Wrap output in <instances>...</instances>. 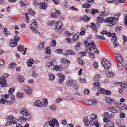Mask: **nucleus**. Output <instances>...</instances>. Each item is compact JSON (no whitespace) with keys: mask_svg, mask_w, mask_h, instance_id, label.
Wrapping results in <instances>:
<instances>
[{"mask_svg":"<svg viewBox=\"0 0 127 127\" xmlns=\"http://www.w3.org/2000/svg\"><path fill=\"white\" fill-rule=\"evenodd\" d=\"M121 15V13H119L115 14V17H108L105 19V22L109 23V25L111 26L114 25L116 23V22L115 21V20L118 21L119 19V16Z\"/></svg>","mask_w":127,"mask_h":127,"instance_id":"obj_1","label":"nucleus"},{"mask_svg":"<svg viewBox=\"0 0 127 127\" xmlns=\"http://www.w3.org/2000/svg\"><path fill=\"white\" fill-rule=\"evenodd\" d=\"M102 65L103 66L104 69L108 70L111 68V65L110 62L107 59L104 58L103 59L101 62Z\"/></svg>","mask_w":127,"mask_h":127,"instance_id":"obj_2","label":"nucleus"},{"mask_svg":"<svg viewBox=\"0 0 127 127\" xmlns=\"http://www.w3.org/2000/svg\"><path fill=\"white\" fill-rule=\"evenodd\" d=\"M9 76V74H4L0 78V86L1 87H6L7 86L6 83V78Z\"/></svg>","mask_w":127,"mask_h":127,"instance_id":"obj_3","label":"nucleus"},{"mask_svg":"<svg viewBox=\"0 0 127 127\" xmlns=\"http://www.w3.org/2000/svg\"><path fill=\"white\" fill-rule=\"evenodd\" d=\"M32 23L30 26V29L32 30V32H35V29H36L37 27V25L36 24L37 22L34 20H32Z\"/></svg>","mask_w":127,"mask_h":127,"instance_id":"obj_4","label":"nucleus"},{"mask_svg":"<svg viewBox=\"0 0 127 127\" xmlns=\"http://www.w3.org/2000/svg\"><path fill=\"white\" fill-rule=\"evenodd\" d=\"M14 99L13 98L11 99V100H5L4 99L2 98L0 100V103L1 104H4L6 103V104L10 105L14 103Z\"/></svg>","mask_w":127,"mask_h":127,"instance_id":"obj_5","label":"nucleus"},{"mask_svg":"<svg viewBox=\"0 0 127 127\" xmlns=\"http://www.w3.org/2000/svg\"><path fill=\"white\" fill-rule=\"evenodd\" d=\"M55 125L56 127H58L59 124L58 121L56 118H52L51 120L50 121V126L52 127H54Z\"/></svg>","mask_w":127,"mask_h":127,"instance_id":"obj_6","label":"nucleus"},{"mask_svg":"<svg viewBox=\"0 0 127 127\" xmlns=\"http://www.w3.org/2000/svg\"><path fill=\"white\" fill-rule=\"evenodd\" d=\"M22 89L25 93L29 95L31 94L32 91L31 90V88L29 87L24 85Z\"/></svg>","mask_w":127,"mask_h":127,"instance_id":"obj_7","label":"nucleus"},{"mask_svg":"<svg viewBox=\"0 0 127 127\" xmlns=\"http://www.w3.org/2000/svg\"><path fill=\"white\" fill-rule=\"evenodd\" d=\"M96 20L97 22L96 23V25H99L100 26V23H102L103 22H105V19L103 17L101 16H98L96 18Z\"/></svg>","mask_w":127,"mask_h":127,"instance_id":"obj_8","label":"nucleus"},{"mask_svg":"<svg viewBox=\"0 0 127 127\" xmlns=\"http://www.w3.org/2000/svg\"><path fill=\"white\" fill-rule=\"evenodd\" d=\"M93 48V42L92 41L91 43H88L86 46L85 49L87 51L90 52L91 51V49Z\"/></svg>","mask_w":127,"mask_h":127,"instance_id":"obj_9","label":"nucleus"},{"mask_svg":"<svg viewBox=\"0 0 127 127\" xmlns=\"http://www.w3.org/2000/svg\"><path fill=\"white\" fill-rule=\"evenodd\" d=\"M115 57L117 60L118 61V63H122L123 61L122 57L121 55L118 53L115 54Z\"/></svg>","mask_w":127,"mask_h":127,"instance_id":"obj_10","label":"nucleus"},{"mask_svg":"<svg viewBox=\"0 0 127 127\" xmlns=\"http://www.w3.org/2000/svg\"><path fill=\"white\" fill-rule=\"evenodd\" d=\"M54 10V13L51 14L50 15V16L53 18H56L57 17V16L56 15V14H57L58 15H59L60 14L61 12L58 10H57L56 9H54L53 11Z\"/></svg>","mask_w":127,"mask_h":127,"instance_id":"obj_11","label":"nucleus"},{"mask_svg":"<svg viewBox=\"0 0 127 127\" xmlns=\"http://www.w3.org/2000/svg\"><path fill=\"white\" fill-rule=\"evenodd\" d=\"M21 114L24 116H27L29 115V113L25 108H22L20 110Z\"/></svg>","mask_w":127,"mask_h":127,"instance_id":"obj_12","label":"nucleus"},{"mask_svg":"<svg viewBox=\"0 0 127 127\" xmlns=\"http://www.w3.org/2000/svg\"><path fill=\"white\" fill-rule=\"evenodd\" d=\"M62 25L60 21H57L55 24V28L57 29H61Z\"/></svg>","mask_w":127,"mask_h":127,"instance_id":"obj_13","label":"nucleus"},{"mask_svg":"<svg viewBox=\"0 0 127 127\" xmlns=\"http://www.w3.org/2000/svg\"><path fill=\"white\" fill-rule=\"evenodd\" d=\"M34 62V61L32 58L29 59L27 62V66L29 67H31L32 64H33Z\"/></svg>","mask_w":127,"mask_h":127,"instance_id":"obj_14","label":"nucleus"},{"mask_svg":"<svg viewBox=\"0 0 127 127\" xmlns=\"http://www.w3.org/2000/svg\"><path fill=\"white\" fill-rule=\"evenodd\" d=\"M60 62L67 65H69L70 63V61L65 58H62Z\"/></svg>","mask_w":127,"mask_h":127,"instance_id":"obj_15","label":"nucleus"},{"mask_svg":"<svg viewBox=\"0 0 127 127\" xmlns=\"http://www.w3.org/2000/svg\"><path fill=\"white\" fill-rule=\"evenodd\" d=\"M106 101L108 103H115V100L114 99L110 97H107L105 99Z\"/></svg>","mask_w":127,"mask_h":127,"instance_id":"obj_16","label":"nucleus"},{"mask_svg":"<svg viewBox=\"0 0 127 127\" xmlns=\"http://www.w3.org/2000/svg\"><path fill=\"white\" fill-rule=\"evenodd\" d=\"M10 45L12 47H14L16 46L17 44V43L16 42L14 41V39L13 38L10 40Z\"/></svg>","mask_w":127,"mask_h":127,"instance_id":"obj_17","label":"nucleus"},{"mask_svg":"<svg viewBox=\"0 0 127 127\" xmlns=\"http://www.w3.org/2000/svg\"><path fill=\"white\" fill-rule=\"evenodd\" d=\"M34 104L35 106H36L41 107L42 106V102L39 100H37L35 101Z\"/></svg>","mask_w":127,"mask_h":127,"instance_id":"obj_18","label":"nucleus"},{"mask_svg":"<svg viewBox=\"0 0 127 127\" xmlns=\"http://www.w3.org/2000/svg\"><path fill=\"white\" fill-rule=\"evenodd\" d=\"M28 120V119L24 117H20L18 120L19 121L21 122L22 123H25Z\"/></svg>","mask_w":127,"mask_h":127,"instance_id":"obj_19","label":"nucleus"},{"mask_svg":"<svg viewBox=\"0 0 127 127\" xmlns=\"http://www.w3.org/2000/svg\"><path fill=\"white\" fill-rule=\"evenodd\" d=\"M119 108L123 110H127V106L124 103H120Z\"/></svg>","mask_w":127,"mask_h":127,"instance_id":"obj_20","label":"nucleus"},{"mask_svg":"<svg viewBox=\"0 0 127 127\" xmlns=\"http://www.w3.org/2000/svg\"><path fill=\"white\" fill-rule=\"evenodd\" d=\"M7 29L6 27L3 28L2 29V30L3 31V33L6 35H8L11 34L10 32L7 31Z\"/></svg>","mask_w":127,"mask_h":127,"instance_id":"obj_21","label":"nucleus"},{"mask_svg":"<svg viewBox=\"0 0 127 127\" xmlns=\"http://www.w3.org/2000/svg\"><path fill=\"white\" fill-rule=\"evenodd\" d=\"M79 33L77 32L76 34H74L72 38V40L74 41H75L78 40L79 39Z\"/></svg>","mask_w":127,"mask_h":127,"instance_id":"obj_22","label":"nucleus"},{"mask_svg":"<svg viewBox=\"0 0 127 127\" xmlns=\"http://www.w3.org/2000/svg\"><path fill=\"white\" fill-rule=\"evenodd\" d=\"M40 3L41 6L39 7L41 9H46L47 8V6L46 4V3Z\"/></svg>","mask_w":127,"mask_h":127,"instance_id":"obj_23","label":"nucleus"},{"mask_svg":"<svg viewBox=\"0 0 127 127\" xmlns=\"http://www.w3.org/2000/svg\"><path fill=\"white\" fill-rule=\"evenodd\" d=\"M105 73L107 76L109 77H112L114 76V73L107 71H106Z\"/></svg>","mask_w":127,"mask_h":127,"instance_id":"obj_24","label":"nucleus"},{"mask_svg":"<svg viewBox=\"0 0 127 127\" xmlns=\"http://www.w3.org/2000/svg\"><path fill=\"white\" fill-rule=\"evenodd\" d=\"M65 76L63 75V76L60 77V79L59 81V83L60 84H62L64 83V80Z\"/></svg>","mask_w":127,"mask_h":127,"instance_id":"obj_25","label":"nucleus"},{"mask_svg":"<svg viewBox=\"0 0 127 127\" xmlns=\"http://www.w3.org/2000/svg\"><path fill=\"white\" fill-rule=\"evenodd\" d=\"M109 111L110 112H111L112 113H117L118 112V110L116 109V108L114 107H111L109 108L108 109Z\"/></svg>","mask_w":127,"mask_h":127,"instance_id":"obj_26","label":"nucleus"},{"mask_svg":"<svg viewBox=\"0 0 127 127\" xmlns=\"http://www.w3.org/2000/svg\"><path fill=\"white\" fill-rule=\"evenodd\" d=\"M110 36L112 37V38L111 39V42H112L113 40H115V41L117 40V38L116 36V34L115 33H111Z\"/></svg>","mask_w":127,"mask_h":127,"instance_id":"obj_27","label":"nucleus"},{"mask_svg":"<svg viewBox=\"0 0 127 127\" xmlns=\"http://www.w3.org/2000/svg\"><path fill=\"white\" fill-rule=\"evenodd\" d=\"M49 79L51 81H53L55 79V75L51 73H49Z\"/></svg>","mask_w":127,"mask_h":127,"instance_id":"obj_28","label":"nucleus"},{"mask_svg":"<svg viewBox=\"0 0 127 127\" xmlns=\"http://www.w3.org/2000/svg\"><path fill=\"white\" fill-rule=\"evenodd\" d=\"M44 42H41L38 45V48L39 50H41L44 47Z\"/></svg>","mask_w":127,"mask_h":127,"instance_id":"obj_29","label":"nucleus"},{"mask_svg":"<svg viewBox=\"0 0 127 127\" xmlns=\"http://www.w3.org/2000/svg\"><path fill=\"white\" fill-rule=\"evenodd\" d=\"M16 66V63H12L8 65V67L9 69H12L13 68H15Z\"/></svg>","mask_w":127,"mask_h":127,"instance_id":"obj_30","label":"nucleus"},{"mask_svg":"<svg viewBox=\"0 0 127 127\" xmlns=\"http://www.w3.org/2000/svg\"><path fill=\"white\" fill-rule=\"evenodd\" d=\"M100 75L98 74H96L94 77L93 79L95 81H99L100 79Z\"/></svg>","mask_w":127,"mask_h":127,"instance_id":"obj_31","label":"nucleus"},{"mask_svg":"<svg viewBox=\"0 0 127 127\" xmlns=\"http://www.w3.org/2000/svg\"><path fill=\"white\" fill-rule=\"evenodd\" d=\"M77 62L80 64L82 65H83L84 64V61H83L81 58H78L77 59Z\"/></svg>","mask_w":127,"mask_h":127,"instance_id":"obj_32","label":"nucleus"},{"mask_svg":"<svg viewBox=\"0 0 127 127\" xmlns=\"http://www.w3.org/2000/svg\"><path fill=\"white\" fill-rule=\"evenodd\" d=\"M18 50L20 52H22L24 51V46L22 45H18L17 46Z\"/></svg>","mask_w":127,"mask_h":127,"instance_id":"obj_33","label":"nucleus"},{"mask_svg":"<svg viewBox=\"0 0 127 127\" xmlns=\"http://www.w3.org/2000/svg\"><path fill=\"white\" fill-rule=\"evenodd\" d=\"M49 108L51 110H55L57 108V106L54 104H52L50 106Z\"/></svg>","mask_w":127,"mask_h":127,"instance_id":"obj_34","label":"nucleus"},{"mask_svg":"<svg viewBox=\"0 0 127 127\" xmlns=\"http://www.w3.org/2000/svg\"><path fill=\"white\" fill-rule=\"evenodd\" d=\"M57 44L55 40L53 39L51 40L50 43V46L52 47H55Z\"/></svg>","mask_w":127,"mask_h":127,"instance_id":"obj_35","label":"nucleus"},{"mask_svg":"<svg viewBox=\"0 0 127 127\" xmlns=\"http://www.w3.org/2000/svg\"><path fill=\"white\" fill-rule=\"evenodd\" d=\"M24 95V94L23 93L18 92L16 95V97L19 98H21L23 97Z\"/></svg>","mask_w":127,"mask_h":127,"instance_id":"obj_36","label":"nucleus"},{"mask_svg":"<svg viewBox=\"0 0 127 127\" xmlns=\"http://www.w3.org/2000/svg\"><path fill=\"white\" fill-rule=\"evenodd\" d=\"M108 13L106 11H105L104 12H102L100 13V16L103 17L108 15Z\"/></svg>","mask_w":127,"mask_h":127,"instance_id":"obj_37","label":"nucleus"},{"mask_svg":"<svg viewBox=\"0 0 127 127\" xmlns=\"http://www.w3.org/2000/svg\"><path fill=\"white\" fill-rule=\"evenodd\" d=\"M48 100L46 99V98H44L43 99V105L42 106H43L44 107H46L48 104Z\"/></svg>","mask_w":127,"mask_h":127,"instance_id":"obj_38","label":"nucleus"},{"mask_svg":"<svg viewBox=\"0 0 127 127\" xmlns=\"http://www.w3.org/2000/svg\"><path fill=\"white\" fill-rule=\"evenodd\" d=\"M121 63H117V67L119 70H121L123 68V65Z\"/></svg>","mask_w":127,"mask_h":127,"instance_id":"obj_39","label":"nucleus"},{"mask_svg":"<svg viewBox=\"0 0 127 127\" xmlns=\"http://www.w3.org/2000/svg\"><path fill=\"white\" fill-rule=\"evenodd\" d=\"M74 81L73 80H69L66 82V83L67 85H69L70 86H72L73 84Z\"/></svg>","mask_w":127,"mask_h":127,"instance_id":"obj_40","label":"nucleus"},{"mask_svg":"<svg viewBox=\"0 0 127 127\" xmlns=\"http://www.w3.org/2000/svg\"><path fill=\"white\" fill-rule=\"evenodd\" d=\"M82 19L84 21H88L90 19V17L85 15L83 16Z\"/></svg>","mask_w":127,"mask_h":127,"instance_id":"obj_41","label":"nucleus"},{"mask_svg":"<svg viewBox=\"0 0 127 127\" xmlns=\"http://www.w3.org/2000/svg\"><path fill=\"white\" fill-rule=\"evenodd\" d=\"M83 8H88L90 7V5L87 3H85L82 5Z\"/></svg>","mask_w":127,"mask_h":127,"instance_id":"obj_42","label":"nucleus"},{"mask_svg":"<svg viewBox=\"0 0 127 127\" xmlns=\"http://www.w3.org/2000/svg\"><path fill=\"white\" fill-rule=\"evenodd\" d=\"M60 68V66H56L55 65L54 66L53 68V70L55 71L59 70Z\"/></svg>","mask_w":127,"mask_h":127,"instance_id":"obj_43","label":"nucleus"},{"mask_svg":"<svg viewBox=\"0 0 127 127\" xmlns=\"http://www.w3.org/2000/svg\"><path fill=\"white\" fill-rule=\"evenodd\" d=\"M125 0H115V2L116 4H117L118 3H124L125 2Z\"/></svg>","mask_w":127,"mask_h":127,"instance_id":"obj_44","label":"nucleus"},{"mask_svg":"<svg viewBox=\"0 0 127 127\" xmlns=\"http://www.w3.org/2000/svg\"><path fill=\"white\" fill-rule=\"evenodd\" d=\"M99 12L98 10L97 9H92V10L91 14L93 15H94L96 13H97Z\"/></svg>","mask_w":127,"mask_h":127,"instance_id":"obj_45","label":"nucleus"},{"mask_svg":"<svg viewBox=\"0 0 127 127\" xmlns=\"http://www.w3.org/2000/svg\"><path fill=\"white\" fill-rule=\"evenodd\" d=\"M56 64L57 62L54 59L50 63V65L51 66L56 65Z\"/></svg>","mask_w":127,"mask_h":127,"instance_id":"obj_46","label":"nucleus"},{"mask_svg":"<svg viewBox=\"0 0 127 127\" xmlns=\"http://www.w3.org/2000/svg\"><path fill=\"white\" fill-rule=\"evenodd\" d=\"M29 124H26L24 127L22 126L21 124H16V127H29Z\"/></svg>","mask_w":127,"mask_h":127,"instance_id":"obj_47","label":"nucleus"},{"mask_svg":"<svg viewBox=\"0 0 127 127\" xmlns=\"http://www.w3.org/2000/svg\"><path fill=\"white\" fill-rule=\"evenodd\" d=\"M28 13H25V18H26V23H28L30 20L29 18V16L28 15Z\"/></svg>","mask_w":127,"mask_h":127,"instance_id":"obj_48","label":"nucleus"},{"mask_svg":"<svg viewBox=\"0 0 127 127\" xmlns=\"http://www.w3.org/2000/svg\"><path fill=\"white\" fill-rule=\"evenodd\" d=\"M90 124L91 125H95L96 123L95 121V119H93L90 121Z\"/></svg>","mask_w":127,"mask_h":127,"instance_id":"obj_49","label":"nucleus"},{"mask_svg":"<svg viewBox=\"0 0 127 127\" xmlns=\"http://www.w3.org/2000/svg\"><path fill=\"white\" fill-rule=\"evenodd\" d=\"M12 124H16L17 123V119L14 117L11 121H10Z\"/></svg>","mask_w":127,"mask_h":127,"instance_id":"obj_50","label":"nucleus"},{"mask_svg":"<svg viewBox=\"0 0 127 127\" xmlns=\"http://www.w3.org/2000/svg\"><path fill=\"white\" fill-rule=\"evenodd\" d=\"M20 39V37L16 35L14 39V41L16 42L17 43L18 41Z\"/></svg>","mask_w":127,"mask_h":127,"instance_id":"obj_51","label":"nucleus"},{"mask_svg":"<svg viewBox=\"0 0 127 127\" xmlns=\"http://www.w3.org/2000/svg\"><path fill=\"white\" fill-rule=\"evenodd\" d=\"M28 14H30L32 15H34L35 14L33 10L29 9V13Z\"/></svg>","mask_w":127,"mask_h":127,"instance_id":"obj_52","label":"nucleus"},{"mask_svg":"<svg viewBox=\"0 0 127 127\" xmlns=\"http://www.w3.org/2000/svg\"><path fill=\"white\" fill-rule=\"evenodd\" d=\"M116 41H115V40H113V41L112 42L113 43V46L114 48H116L118 46V44L116 42Z\"/></svg>","mask_w":127,"mask_h":127,"instance_id":"obj_53","label":"nucleus"},{"mask_svg":"<svg viewBox=\"0 0 127 127\" xmlns=\"http://www.w3.org/2000/svg\"><path fill=\"white\" fill-rule=\"evenodd\" d=\"M124 17L125 18L124 21V25L126 26H127V14H125Z\"/></svg>","mask_w":127,"mask_h":127,"instance_id":"obj_54","label":"nucleus"},{"mask_svg":"<svg viewBox=\"0 0 127 127\" xmlns=\"http://www.w3.org/2000/svg\"><path fill=\"white\" fill-rule=\"evenodd\" d=\"M55 52L59 54H62L63 52V50L61 49H58L56 50H55Z\"/></svg>","mask_w":127,"mask_h":127,"instance_id":"obj_55","label":"nucleus"},{"mask_svg":"<svg viewBox=\"0 0 127 127\" xmlns=\"http://www.w3.org/2000/svg\"><path fill=\"white\" fill-rule=\"evenodd\" d=\"M24 77L23 76H20L19 77V81L20 82H24Z\"/></svg>","mask_w":127,"mask_h":127,"instance_id":"obj_56","label":"nucleus"},{"mask_svg":"<svg viewBox=\"0 0 127 127\" xmlns=\"http://www.w3.org/2000/svg\"><path fill=\"white\" fill-rule=\"evenodd\" d=\"M119 116L121 118L124 119L125 117V113L121 112Z\"/></svg>","mask_w":127,"mask_h":127,"instance_id":"obj_57","label":"nucleus"},{"mask_svg":"<svg viewBox=\"0 0 127 127\" xmlns=\"http://www.w3.org/2000/svg\"><path fill=\"white\" fill-rule=\"evenodd\" d=\"M81 44V42H79L77 43L75 46L76 49H78L79 48Z\"/></svg>","mask_w":127,"mask_h":127,"instance_id":"obj_58","label":"nucleus"},{"mask_svg":"<svg viewBox=\"0 0 127 127\" xmlns=\"http://www.w3.org/2000/svg\"><path fill=\"white\" fill-rule=\"evenodd\" d=\"M13 117V115H9L7 117L6 119L7 121H11Z\"/></svg>","mask_w":127,"mask_h":127,"instance_id":"obj_59","label":"nucleus"},{"mask_svg":"<svg viewBox=\"0 0 127 127\" xmlns=\"http://www.w3.org/2000/svg\"><path fill=\"white\" fill-rule=\"evenodd\" d=\"M97 117V115L95 113H93L91 115V117L92 119H95Z\"/></svg>","mask_w":127,"mask_h":127,"instance_id":"obj_60","label":"nucleus"},{"mask_svg":"<svg viewBox=\"0 0 127 127\" xmlns=\"http://www.w3.org/2000/svg\"><path fill=\"white\" fill-rule=\"evenodd\" d=\"M94 86L95 87H99L100 86V84L98 82H95L94 83Z\"/></svg>","mask_w":127,"mask_h":127,"instance_id":"obj_61","label":"nucleus"},{"mask_svg":"<svg viewBox=\"0 0 127 127\" xmlns=\"http://www.w3.org/2000/svg\"><path fill=\"white\" fill-rule=\"evenodd\" d=\"M88 118L87 116L84 117L83 118V120L85 123H87L89 121L88 119Z\"/></svg>","mask_w":127,"mask_h":127,"instance_id":"obj_62","label":"nucleus"},{"mask_svg":"<svg viewBox=\"0 0 127 127\" xmlns=\"http://www.w3.org/2000/svg\"><path fill=\"white\" fill-rule=\"evenodd\" d=\"M120 85L121 87H123L124 88H126L127 87V85L126 84L123 82H121L120 83Z\"/></svg>","mask_w":127,"mask_h":127,"instance_id":"obj_63","label":"nucleus"},{"mask_svg":"<svg viewBox=\"0 0 127 127\" xmlns=\"http://www.w3.org/2000/svg\"><path fill=\"white\" fill-rule=\"evenodd\" d=\"M54 21H50L47 23V25L48 26H51L53 25L54 23Z\"/></svg>","mask_w":127,"mask_h":127,"instance_id":"obj_64","label":"nucleus"}]
</instances>
